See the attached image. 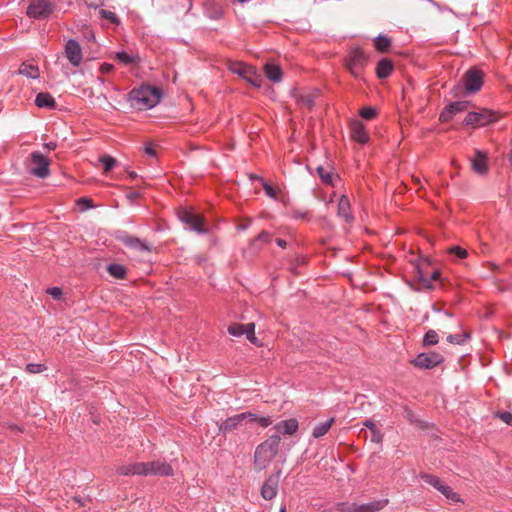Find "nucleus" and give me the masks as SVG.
Wrapping results in <instances>:
<instances>
[{"label": "nucleus", "mask_w": 512, "mask_h": 512, "mask_svg": "<svg viewBox=\"0 0 512 512\" xmlns=\"http://www.w3.org/2000/svg\"><path fill=\"white\" fill-rule=\"evenodd\" d=\"M467 101H456L444 108L440 114L441 122H449L456 114L463 112L467 109Z\"/></svg>", "instance_id": "nucleus-14"}, {"label": "nucleus", "mask_w": 512, "mask_h": 512, "mask_svg": "<svg viewBox=\"0 0 512 512\" xmlns=\"http://www.w3.org/2000/svg\"><path fill=\"white\" fill-rule=\"evenodd\" d=\"M137 196H138V194H137V193H133V194H131V197H137Z\"/></svg>", "instance_id": "nucleus-60"}, {"label": "nucleus", "mask_w": 512, "mask_h": 512, "mask_svg": "<svg viewBox=\"0 0 512 512\" xmlns=\"http://www.w3.org/2000/svg\"><path fill=\"white\" fill-rule=\"evenodd\" d=\"M307 216L306 212H294V217L296 218H305Z\"/></svg>", "instance_id": "nucleus-55"}, {"label": "nucleus", "mask_w": 512, "mask_h": 512, "mask_svg": "<svg viewBox=\"0 0 512 512\" xmlns=\"http://www.w3.org/2000/svg\"><path fill=\"white\" fill-rule=\"evenodd\" d=\"M45 147L49 150H54L56 148V144L54 142H50L45 144Z\"/></svg>", "instance_id": "nucleus-56"}, {"label": "nucleus", "mask_w": 512, "mask_h": 512, "mask_svg": "<svg viewBox=\"0 0 512 512\" xmlns=\"http://www.w3.org/2000/svg\"><path fill=\"white\" fill-rule=\"evenodd\" d=\"M263 69L265 76L271 82L278 83L282 80L283 73L279 65L266 63Z\"/></svg>", "instance_id": "nucleus-21"}, {"label": "nucleus", "mask_w": 512, "mask_h": 512, "mask_svg": "<svg viewBox=\"0 0 512 512\" xmlns=\"http://www.w3.org/2000/svg\"><path fill=\"white\" fill-rule=\"evenodd\" d=\"M367 62L368 57L360 48H352L346 58V67L355 78H358L362 75Z\"/></svg>", "instance_id": "nucleus-5"}, {"label": "nucleus", "mask_w": 512, "mask_h": 512, "mask_svg": "<svg viewBox=\"0 0 512 512\" xmlns=\"http://www.w3.org/2000/svg\"><path fill=\"white\" fill-rule=\"evenodd\" d=\"M302 103H304L308 108H311L314 104L313 98L310 95L301 97Z\"/></svg>", "instance_id": "nucleus-50"}, {"label": "nucleus", "mask_w": 512, "mask_h": 512, "mask_svg": "<svg viewBox=\"0 0 512 512\" xmlns=\"http://www.w3.org/2000/svg\"><path fill=\"white\" fill-rule=\"evenodd\" d=\"M421 479L433 486L436 490H438L443 496H445L446 499L450 500L451 502H459L460 497L459 495L453 491V489L444 484L437 476L431 475V474H421Z\"/></svg>", "instance_id": "nucleus-7"}, {"label": "nucleus", "mask_w": 512, "mask_h": 512, "mask_svg": "<svg viewBox=\"0 0 512 512\" xmlns=\"http://www.w3.org/2000/svg\"><path fill=\"white\" fill-rule=\"evenodd\" d=\"M443 362L441 354L436 352H427L418 354L412 361L415 367L421 369H432Z\"/></svg>", "instance_id": "nucleus-10"}, {"label": "nucleus", "mask_w": 512, "mask_h": 512, "mask_svg": "<svg viewBox=\"0 0 512 512\" xmlns=\"http://www.w3.org/2000/svg\"><path fill=\"white\" fill-rule=\"evenodd\" d=\"M228 333L234 337H240L242 335H246V338L254 345H260L256 335H255V324H240L234 323L228 327Z\"/></svg>", "instance_id": "nucleus-9"}, {"label": "nucleus", "mask_w": 512, "mask_h": 512, "mask_svg": "<svg viewBox=\"0 0 512 512\" xmlns=\"http://www.w3.org/2000/svg\"><path fill=\"white\" fill-rule=\"evenodd\" d=\"M237 1L240 3H245V2H248L249 0H237Z\"/></svg>", "instance_id": "nucleus-59"}, {"label": "nucleus", "mask_w": 512, "mask_h": 512, "mask_svg": "<svg viewBox=\"0 0 512 512\" xmlns=\"http://www.w3.org/2000/svg\"><path fill=\"white\" fill-rule=\"evenodd\" d=\"M102 14H103L104 18L110 20L111 22H116L117 21L116 15L113 12H111V11L103 10Z\"/></svg>", "instance_id": "nucleus-49"}, {"label": "nucleus", "mask_w": 512, "mask_h": 512, "mask_svg": "<svg viewBox=\"0 0 512 512\" xmlns=\"http://www.w3.org/2000/svg\"><path fill=\"white\" fill-rule=\"evenodd\" d=\"M497 417L508 425H512V414L510 412H499Z\"/></svg>", "instance_id": "nucleus-43"}, {"label": "nucleus", "mask_w": 512, "mask_h": 512, "mask_svg": "<svg viewBox=\"0 0 512 512\" xmlns=\"http://www.w3.org/2000/svg\"><path fill=\"white\" fill-rule=\"evenodd\" d=\"M145 153L151 157H154L156 155L155 149L152 147V145L148 144L145 146L144 149Z\"/></svg>", "instance_id": "nucleus-52"}, {"label": "nucleus", "mask_w": 512, "mask_h": 512, "mask_svg": "<svg viewBox=\"0 0 512 512\" xmlns=\"http://www.w3.org/2000/svg\"><path fill=\"white\" fill-rule=\"evenodd\" d=\"M418 273H419V278H420V279L422 280V282H423V285H424L425 287H427V288H430V287H431V283H432V281L437 280V279L439 278V272H438V271H436V270L432 272L430 279H426V278H424V277H423L422 272H420V271H419Z\"/></svg>", "instance_id": "nucleus-40"}, {"label": "nucleus", "mask_w": 512, "mask_h": 512, "mask_svg": "<svg viewBox=\"0 0 512 512\" xmlns=\"http://www.w3.org/2000/svg\"><path fill=\"white\" fill-rule=\"evenodd\" d=\"M375 48L380 52H385L391 45V39L385 35H378L374 40Z\"/></svg>", "instance_id": "nucleus-31"}, {"label": "nucleus", "mask_w": 512, "mask_h": 512, "mask_svg": "<svg viewBox=\"0 0 512 512\" xmlns=\"http://www.w3.org/2000/svg\"><path fill=\"white\" fill-rule=\"evenodd\" d=\"M25 370L30 374H37L45 371L46 366L39 363H30L26 365Z\"/></svg>", "instance_id": "nucleus-38"}, {"label": "nucleus", "mask_w": 512, "mask_h": 512, "mask_svg": "<svg viewBox=\"0 0 512 512\" xmlns=\"http://www.w3.org/2000/svg\"><path fill=\"white\" fill-rule=\"evenodd\" d=\"M364 426H366L367 428H369V429H370V431L375 430V429L377 428V427H376V425H375V423H374V422H373V420H371V419H367V420H365V422H364Z\"/></svg>", "instance_id": "nucleus-53"}, {"label": "nucleus", "mask_w": 512, "mask_h": 512, "mask_svg": "<svg viewBox=\"0 0 512 512\" xmlns=\"http://www.w3.org/2000/svg\"><path fill=\"white\" fill-rule=\"evenodd\" d=\"M77 204L82 206L83 209H90L93 207L92 201L88 198H79Z\"/></svg>", "instance_id": "nucleus-46"}, {"label": "nucleus", "mask_w": 512, "mask_h": 512, "mask_svg": "<svg viewBox=\"0 0 512 512\" xmlns=\"http://www.w3.org/2000/svg\"><path fill=\"white\" fill-rule=\"evenodd\" d=\"M274 429L284 435H293L298 430V421L294 418L278 422Z\"/></svg>", "instance_id": "nucleus-20"}, {"label": "nucleus", "mask_w": 512, "mask_h": 512, "mask_svg": "<svg viewBox=\"0 0 512 512\" xmlns=\"http://www.w3.org/2000/svg\"><path fill=\"white\" fill-rule=\"evenodd\" d=\"M278 479L269 477L261 488V495L266 500H271L277 495Z\"/></svg>", "instance_id": "nucleus-18"}, {"label": "nucleus", "mask_w": 512, "mask_h": 512, "mask_svg": "<svg viewBox=\"0 0 512 512\" xmlns=\"http://www.w3.org/2000/svg\"><path fill=\"white\" fill-rule=\"evenodd\" d=\"M360 116L365 120H371L377 115V111L373 107H364L359 112Z\"/></svg>", "instance_id": "nucleus-37"}, {"label": "nucleus", "mask_w": 512, "mask_h": 512, "mask_svg": "<svg viewBox=\"0 0 512 512\" xmlns=\"http://www.w3.org/2000/svg\"><path fill=\"white\" fill-rule=\"evenodd\" d=\"M65 56L68 59L69 63L74 67H78L82 60L83 54L82 49L78 41L74 39H69L65 44Z\"/></svg>", "instance_id": "nucleus-12"}, {"label": "nucleus", "mask_w": 512, "mask_h": 512, "mask_svg": "<svg viewBox=\"0 0 512 512\" xmlns=\"http://www.w3.org/2000/svg\"><path fill=\"white\" fill-rule=\"evenodd\" d=\"M55 11V4L48 0H31L26 14L33 19H46Z\"/></svg>", "instance_id": "nucleus-6"}, {"label": "nucleus", "mask_w": 512, "mask_h": 512, "mask_svg": "<svg viewBox=\"0 0 512 512\" xmlns=\"http://www.w3.org/2000/svg\"><path fill=\"white\" fill-rule=\"evenodd\" d=\"M276 244L281 247V248H285L286 245H287V242L284 240V239H281V238H277L275 240Z\"/></svg>", "instance_id": "nucleus-54"}, {"label": "nucleus", "mask_w": 512, "mask_h": 512, "mask_svg": "<svg viewBox=\"0 0 512 512\" xmlns=\"http://www.w3.org/2000/svg\"><path fill=\"white\" fill-rule=\"evenodd\" d=\"M228 68L232 73L237 74L252 86L256 88L262 86V76L257 72L255 67L240 61H233L229 63Z\"/></svg>", "instance_id": "nucleus-4"}, {"label": "nucleus", "mask_w": 512, "mask_h": 512, "mask_svg": "<svg viewBox=\"0 0 512 512\" xmlns=\"http://www.w3.org/2000/svg\"><path fill=\"white\" fill-rule=\"evenodd\" d=\"M279 512H286V507L285 506L281 507Z\"/></svg>", "instance_id": "nucleus-58"}, {"label": "nucleus", "mask_w": 512, "mask_h": 512, "mask_svg": "<svg viewBox=\"0 0 512 512\" xmlns=\"http://www.w3.org/2000/svg\"><path fill=\"white\" fill-rule=\"evenodd\" d=\"M131 105L138 109L153 108L160 100L159 90L151 86H141L138 89H133L130 92Z\"/></svg>", "instance_id": "nucleus-3"}, {"label": "nucleus", "mask_w": 512, "mask_h": 512, "mask_svg": "<svg viewBox=\"0 0 512 512\" xmlns=\"http://www.w3.org/2000/svg\"><path fill=\"white\" fill-rule=\"evenodd\" d=\"M472 168L478 174H485L487 172V162L485 156L481 152H477L472 160Z\"/></svg>", "instance_id": "nucleus-27"}, {"label": "nucleus", "mask_w": 512, "mask_h": 512, "mask_svg": "<svg viewBox=\"0 0 512 512\" xmlns=\"http://www.w3.org/2000/svg\"><path fill=\"white\" fill-rule=\"evenodd\" d=\"M219 14H220V13L217 11V12L215 13V16H214V17H218V16H219Z\"/></svg>", "instance_id": "nucleus-61"}, {"label": "nucleus", "mask_w": 512, "mask_h": 512, "mask_svg": "<svg viewBox=\"0 0 512 512\" xmlns=\"http://www.w3.org/2000/svg\"><path fill=\"white\" fill-rule=\"evenodd\" d=\"M240 416H241V419L242 421H250V422H257L258 420V416L257 414L255 413H252V412H243V413H240Z\"/></svg>", "instance_id": "nucleus-42"}, {"label": "nucleus", "mask_w": 512, "mask_h": 512, "mask_svg": "<svg viewBox=\"0 0 512 512\" xmlns=\"http://www.w3.org/2000/svg\"><path fill=\"white\" fill-rule=\"evenodd\" d=\"M393 71V64L390 60L384 58L381 59L376 67V74L379 78H387Z\"/></svg>", "instance_id": "nucleus-24"}, {"label": "nucleus", "mask_w": 512, "mask_h": 512, "mask_svg": "<svg viewBox=\"0 0 512 512\" xmlns=\"http://www.w3.org/2000/svg\"><path fill=\"white\" fill-rule=\"evenodd\" d=\"M100 162L103 164L104 171L108 172L112 170L116 165V160L109 155H104L100 158Z\"/></svg>", "instance_id": "nucleus-36"}, {"label": "nucleus", "mask_w": 512, "mask_h": 512, "mask_svg": "<svg viewBox=\"0 0 512 512\" xmlns=\"http://www.w3.org/2000/svg\"><path fill=\"white\" fill-rule=\"evenodd\" d=\"M463 81L468 92H477L483 85V74L476 69H470L465 73Z\"/></svg>", "instance_id": "nucleus-13"}, {"label": "nucleus", "mask_w": 512, "mask_h": 512, "mask_svg": "<svg viewBox=\"0 0 512 512\" xmlns=\"http://www.w3.org/2000/svg\"><path fill=\"white\" fill-rule=\"evenodd\" d=\"M492 121H494V116L491 113L470 112L466 115L464 124L484 126Z\"/></svg>", "instance_id": "nucleus-15"}, {"label": "nucleus", "mask_w": 512, "mask_h": 512, "mask_svg": "<svg viewBox=\"0 0 512 512\" xmlns=\"http://www.w3.org/2000/svg\"><path fill=\"white\" fill-rule=\"evenodd\" d=\"M129 177H130L131 179H135V178L137 177V174H136L135 172H130V173H129Z\"/></svg>", "instance_id": "nucleus-57"}, {"label": "nucleus", "mask_w": 512, "mask_h": 512, "mask_svg": "<svg viewBox=\"0 0 512 512\" xmlns=\"http://www.w3.org/2000/svg\"><path fill=\"white\" fill-rule=\"evenodd\" d=\"M122 242L129 248L135 249L138 251H147L149 252L151 250L150 246L142 241L141 239L133 236H125L122 238Z\"/></svg>", "instance_id": "nucleus-23"}, {"label": "nucleus", "mask_w": 512, "mask_h": 512, "mask_svg": "<svg viewBox=\"0 0 512 512\" xmlns=\"http://www.w3.org/2000/svg\"><path fill=\"white\" fill-rule=\"evenodd\" d=\"M113 65L112 64H108V63H104L101 65L100 67V71L102 73H110L112 70H113Z\"/></svg>", "instance_id": "nucleus-51"}, {"label": "nucleus", "mask_w": 512, "mask_h": 512, "mask_svg": "<svg viewBox=\"0 0 512 512\" xmlns=\"http://www.w3.org/2000/svg\"><path fill=\"white\" fill-rule=\"evenodd\" d=\"M468 337V335L466 334H450L447 336L446 340L449 342V343H452V344H458V345H461L465 342V339Z\"/></svg>", "instance_id": "nucleus-39"}, {"label": "nucleus", "mask_w": 512, "mask_h": 512, "mask_svg": "<svg viewBox=\"0 0 512 512\" xmlns=\"http://www.w3.org/2000/svg\"><path fill=\"white\" fill-rule=\"evenodd\" d=\"M388 499L375 500L369 503L358 504V512H378L386 507Z\"/></svg>", "instance_id": "nucleus-22"}, {"label": "nucleus", "mask_w": 512, "mask_h": 512, "mask_svg": "<svg viewBox=\"0 0 512 512\" xmlns=\"http://www.w3.org/2000/svg\"><path fill=\"white\" fill-rule=\"evenodd\" d=\"M179 219L185 223L191 230L199 234H205L207 230L203 228L204 219L202 216L190 211L183 210L179 213Z\"/></svg>", "instance_id": "nucleus-11"}, {"label": "nucleus", "mask_w": 512, "mask_h": 512, "mask_svg": "<svg viewBox=\"0 0 512 512\" xmlns=\"http://www.w3.org/2000/svg\"><path fill=\"white\" fill-rule=\"evenodd\" d=\"M438 341V334L434 330L427 331L423 338V343L427 346L435 345L438 343Z\"/></svg>", "instance_id": "nucleus-34"}, {"label": "nucleus", "mask_w": 512, "mask_h": 512, "mask_svg": "<svg viewBox=\"0 0 512 512\" xmlns=\"http://www.w3.org/2000/svg\"><path fill=\"white\" fill-rule=\"evenodd\" d=\"M19 74L31 79H37L40 76L38 66L28 62L22 63L19 68Z\"/></svg>", "instance_id": "nucleus-25"}, {"label": "nucleus", "mask_w": 512, "mask_h": 512, "mask_svg": "<svg viewBox=\"0 0 512 512\" xmlns=\"http://www.w3.org/2000/svg\"><path fill=\"white\" fill-rule=\"evenodd\" d=\"M350 209H351V207H350L349 199L345 195H342L338 202L337 213H338V216L343 218L345 220V222H347V223H351L354 220V217H353Z\"/></svg>", "instance_id": "nucleus-19"}, {"label": "nucleus", "mask_w": 512, "mask_h": 512, "mask_svg": "<svg viewBox=\"0 0 512 512\" xmlns=\"http://www.w3.org/2000/svg\"><path fill=\"white\" fill-rule=\"evenodd\" d=\"M47 293L54 299H60L62 296V290L59 287H52L47 290Z\"/></svg>", "instance_id": "nucleus-44"}, {"label": "nucleus", "mask_w": 512, "mask_h": 512, "mask_svg": "<svg viewBox=\"0 0 512 512\" xmlns=\"http://www.w3.org/2000/svg\"><path fill=\"white\" fill-rule=\"evenodd\" d=\"M119 476H171L173 468L165 461L132 462L116 467Z\"/></svg>", "instance_id": "nucleus-1"}, {"label": "nucleus", "mask_w": 512, "mask_h": 512, "mask_svg": "<svg viewBox=\"0 0 512 512\" xmlns=\"http://www.w3.org/2000/svg\"><path fill=\"white\" fill-rule=\"evenodd\" d=\"M350 130L351 136L356 142L365 144L369 141V135L361 121L353 120L350 124Z\"/></svg>", "instance_id": "nucleus-16"}, {"label": "nucleus", "mask_w": 512, "mask_h": 512, "mask_svg": "<svg viewBox=\"0 0 512 512\" xmlns=\"http://www.w3.org/2000/svg\"><path fill=\"white\" fill-rule=\"evenodd\" d=\"M316 172L324 184H332L333 174L330 170H328L327 168H325L323 166H318L316 168Z\"/></svg>", "instance_id": "nucleus-33"}, {"label": "nucleus", "mask_w": 512, "mask_h": 512, "mask_svg": "<svg viewBox=\"0 0 512 512\" xmlns=\"http://www.w3.org/2000/svg\"><path fill=\"white\" fill-rule=\"evenodd\" d=\"M371 441L375 443H380L382 441V434L377 428L371 431Z\"/></svg>", "instance_id": "nucleus-47"}, {"label": "nucleus", "mask_w": 512, "mask_h": 512, "mask_svg": "<svg viewBox=\"0 0 512 512\" xmlns=\"http://www.w3.org/2000/svg\"><path fill=\"white\" fill-rule=\"evenodd\" d=\"M31 173L38 178H46L50 174L49 159L38 151L31 154Z\"/></svg>", "instance_id": "nucleus-8"}, {"label": "nucleus", "mask_w": 512, "mask_h": 512, "mask_svg": "<svg viewBox=\"0 0 512 512\" xmlns=\"http://www.w3.org/2000/svg\"><path fill=\"white\" fill-rule=\"evenodd\" d=\"M107 271L112 277L116 279H123L126 276V268L121 264H109L107 266Z\"/></svg>", "instance_id": "nucleus-30"}, {"label": "nucleus", "mask_w": 512, "mask_h": 512, "mask_svg": "<svg viewBox=\"0 0 512 512\" xmlns=\"http://www.w3.org/2000/svg\"><path fill=\"white\" fill-rule=\"evenodd\" d=\"M281 438L278 434L260 443L254 453V466L261 471L267 468L278 453Z\"/></svg>", "instance_id": "nucleus-2"}, {"label": "nucleus", "mask_w": 512, "mask_h": 512, "mask_svg": "<svg viewBox=\"0 0 512 512\" xmlns=\"http://www.w3.org/2000/svg\"><path fill=\"white\" fill-rule=\"evenodd\" d=\"M243 421L241 419L240 414L228 417L224 421L218 424L219 431L223 434H227L237 430L240 426H242Z\"/></svg>", "instance_id": "nucleus-17"}, {"label": "nucleus", "mask_w": 512, "mask_h": 512, "mask_svg": "<svg viewBox=\"0 0 512 512\" xmlns=\"http://www.w3.org/2000/svg\"><path fill=\"white\" fill-rule=\"evenodd\" d=\"M357 507V503L341 502L336 504V509L340 512H358Z\"/></svg>", "instance_id": "nucleus-35"}, {"label": "nucleus", "mask_w": 512, "mask_h": 512, "mask_svg": "<svg viewBox=\"0 0 512 512\" xmlns=\"http://www.w3.org/2000/svg\"><path fill=\"white\" fill-rule=\"evenodd\" d=\"M334 418H330L325 422L318 423L312 431V436L316 439L324 436L331 428L334 423Z\"/></svg>", "instance_id": "nucleus-29"}, {"label": "nucleus", "mask_w": 512, "mask_h": 512, "mask_svg": "<svg viewBox=\"0 0 512 512\" xmlns=\"http://www.w3.org/2000/svg\"><path fill=\"white\" fill-rule=\"evenodd\" d=\"M271 240V235L262 231L255 239L251 241V247L254 249H260L261 245L264 243H268Z\"/></svg>", "instance_id": "nucleus-32"}, {"label": "nucleus", "mask_w": 512, "mask_h": 512, "mask_svg": "<svg viewBox=\"0 0 512 512\" xmlns=\"http://www.w3.org/2000/svg\"><path fill=\"white\" fill-rule=\"evenodd\" d=\"M115 59L124 65H131L139 62L140 58L137 53H127L125 51H118L115 53Z\"/></svg>", "instance_id": "nucleus-28"}, {"label": "nucleus", "mask_w": 512, "mask_h": 512, "mask_svg": "<svg viewBox=\"0 0 512 512\" xmlns=\"http://www.w3.org/2000/svg\"><path fill=\"white\" fill-rule=\"evenodd\" d=\"M35 104L39 108H54L56 106L55 99L49 93L44 92L36 96Z\"/></svg>", "instance_id": "nucleus-26"}, {"label": "nucleus", "mask_w": 512, "mask_h": 512, "mask_svg": "<svg viewBox=\"0 0 512 512\" xmlns=\"http://www.w3.org/2000/svg\"><path fill=\"white\" fill-rule=\"evenodd\" d=\"M257 423L261 427L266 428V427H268L269 425L272 424V419L269 416H262V417L258 416Z\"/></svg>", "instance_id": "nucleus-45"}, {"label": "nucleus", "mask_w": 512, "mask_h": 512, "mask_svg": "<svg viewBox=\"0 0 512 512\" xmlns=\"http://www.w3.org/2000/svg\"><path fill=\"white\" fill-rule=\"evenodd\" d=\"M449 253L455 255L456 257L460 259H464L467 256L466 249L460 247V246H453L449 249Z\"/></svg>", "instance_id": "nucleus-41"}, {"label": "nucleus", "mask_w": 512, "mask_h": 512, "mask_svg": "<svg viewBox=\"0 0 512 512\" xmlns=\"http://www.w3.org/2000/svg\"><path fill=\"white\" fill-rule=\"evenodd\" d=\"M263 188L265 190L266 195H268L271 198H276V191L272 186H270L267 183H263Z\"/></svg>", "instance_id": "nucleus-48"}]
</instances>
